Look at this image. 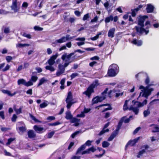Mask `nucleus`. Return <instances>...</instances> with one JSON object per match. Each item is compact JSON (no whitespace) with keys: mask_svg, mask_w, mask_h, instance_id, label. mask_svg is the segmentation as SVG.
<instances>
[{"mask_svg":"<svg viewBox=\"0 0 159 159\" xmlns=\"http://www.w3.org/2000/svg\"><path fill=\"white\" fill-rule=\"evenodd\" d=\"M139 77H146L145 82L146 84L148 85L146 87L142 85L140 86L139 88L141 90V92L140 93L139 97H143L148 98V97L151 95L152 92L154 90V88L151 87L150 86L154 84L152 83L149 84L150 82L149 78L146 73L140 72L135 75V77L137 79H138Z\"/></svg>","mask_w":159,"mask_h":159,"instance_id":"f257e3e1","label":"nucleus"},{"mask_svg":"<svg viewBox=\"0 0 159 159\" xmlns=\"http://www.w3.org/2000/svg\"><path fill=\"white\" fill-rule=\"evenodd\" d=\"M148 18L147 16H140L138 21V25H140L136 26L135 28L137 32L139 34H142L145 33V34H147L149 32L148 29L150 27V22L149 21H147L145 23V26H146V29H145L143 28L144 26L143 23L145 20Z\"/></svg>","mask_w":159,"mask_h":159,"instance_id":"f03ea898","label":"nucleus"},{"mask_svg":"<svg viewBox=\"0 0 159 159\" xmlns=\"http://www.w3.org/2000/svg\"><path fill=\"white\" fill-rule=\"evenodd\" d=\"M147 102V100L146 99L144 100L142 103L133 100L132 101V104H133V105L130 106L128 109L130 111H133L135 114L137 115L139 113V108L146 105Z\"/></svg>","mask_w":159,"mask_h":159,"instance_id":"7ed1b4c3","label":"nucleus"},{"mask_svg":"<svg viewBox=\"0 0 159 159\" xmlns=\"http://www.w3.org/2000/svg\"><path fill=\"white\" fill-rule=\"evenodd\" d=\"M74 54V53H71L69 54H67L66 53H64L61 57L63 61L65 62V63H68V65L72 62L71 57Z\"/></svg>","mask_w":159,"mask_h":159,"instance_id":"20e7f679","label":"nucleus"},{"mask_svg":"<svg viewBox=\"0 0 159 159\" xmlns=\"http://www.w3.org/2000/svg\"><path fill=\"white\" fill-rule=\"evenodd\" d=\"M66 102L67 103L66 107L68 109H70L72 105L74 103L73 102L72 94L70 92L68 93Z\"/></svg>","mask_w":159,"mask_h":159,"instance_id":"39448f33","label":"nucleus"},{"mask_svg":"<svg viewBox=\"0 0 159 159\" xmlns=\"http://www.w3.org/2000/svg\"><path fill=\"white\" fill-rule=\"evenodd\" d=\"M114 67H116V70H113L111 68L109 67L107 74L110 77H114L116 75L119 71V67L117 65H114Z\"/></svg>","mask_w":159,"mask_h":159,"instance_id":"423d86ee","label":"nucleus"},{"mask_svg":"<svg viewBox=\"0 0 159 159\" xmlns=\"http://www.w3.org/2000/svg\"><path fill=\"white\" fill-rule=\"evenodd\" d=\"M95 87V85L94 84H91L87 89V90L83 92V94H85L89 97L91 94L93 92V89Z\"/></svg>","mask_w":159,"mask_h":159,"instance_id":"0eeeda50","label":"nucleus"},{"mask_svg":"<svg viewBox=\"0 0 159 159\" xmlns=\"http://www.w3.org/2000/svg\"><path fill=\"white\" fill-rule=\"evenodd\" d=\"M93 141H91L89 140H88L87 141L85 144L82 145L80 148L78 149L76 152V154H78L80 153L82 150L85 149L86 148V145L88 146L91 145V143Z\"/></svg>","mask_w":159,"mask_h":159,"instance_id":"6e6552de","label":"nucleus"},{"mask_svg":"<svg viewBox=\"0 0 159 159\" xmlns=\"http://www.w3.org/2000/svg\"><path fill=\"white\" fill-rule=\"evenodd\" d=\"M18 129L20 131L23 132L26 130L24 124L22 122H18L17 124V129Z\"/></svg>","mask_w":159,"mask_h":159,"instance_id":"1a4fd4ad","label":"nucleus"},{"mask_svg":"<svg viewBox=\"0 0 159 159\" xmlns=\"http://www.w3.org/2000/svg\"><path fill=\"white\" fill-rule=\"evenodd\" d=\"M58 54L56 53L55 54L52 55L48 61V62L49 65H53L55 63V60L57 57Z\"/></svg>","mask_w":159,"mask_h":159,"instance_id":"9d476101","label":"nucleus"},{"mask_svg":"<svg viewBox=\"0 0 159 159\" xmlns=\"http://www.w3.org/2000/svg\"><path fill=\"white\" fill-rule=\"evenodd\" d=\"M33 128L37 133L39 134L42 133L45 131V129L43 127H41L37 125H34Z\"/></svg>","mask_w":159,"mask_h":159,"instance_id":"9b49d317","label":"nucleus"},{"mask_svg":"<svg viewBox=\"0 0 159 159\" xmlns=\"http://www.w3.org/2000/svg\"><path fill=\"white\" fill-rule=\"evenodd\" d=\"M105 98V96H97L93 99L92 102L93 103H97L102 102Z\"/></svg>","mask_w":159,"mask_h":159,"instance_id":"f8f14e48","label":"nucleus"},{"mask_svg":"<svg viewBox=\"0 0 159 159\" xmlns=\"http://www.w3.org/2000/svg\"><path fill=\"white\" fill-rule=\"evenodd\" d=\"M148 148L149 147L148 145H145L143 146V148H144V149H143L139 151L137 155V157L139 158L142 156L143 154L145 152L146 150L148 149Z\"/></svg>","mask_w":159,"mask_h":159,"instance_id":"ddd939ff","label":"nucleus"},{"mask_svg":"<svg viewBox=\"0 0 159 159\" xmlns=\"http://www.w3.org/2000/svg\"><path fill=\"white\" fill-rule=\"evenodd\" d=\"M139 138L140 137H138V138L133 140H129L126 144V147L129 145H130L131 146H134L138 142V140L139 139Z\"/></svg>","mask_w":159,"mask_h":159,"instance_id":"4468645a","label":"nucleus"},{"mask_svg":"<svg viewBox=\"0 0 159 159\" xmlns=\"http://www.w3.org/2000/svg\"><path fill=\"white\" fill-rule=\"evenodd\" d=\"M150 126L152 127V133L159 132V126H157L156 125L152 124Z\"/></svg>","mask_w":159,"mask_h":159,"instance_id":"2eb2a0df","label":"nucleus"},{"mask_svg":"<svg viewBox=\"0 0 159 159\" xmlns=\"http://www.w3.org/2000/svg\"><path fill=\"white\" fill-rule=\"evenodd\" d=\"M68 65V63H65L63 65L61 64H59L58 66V70L60 71H62L64 72L65 68Z\"/></svg>","mask_w":159,"mask_h":159,"instance_id":"dca6fc26","label":"nucleus"},{"mask_svg":"<svg viewBox=\"0 0 159 159\" xmlns=\"http://www.w3.org/2000/svg\"><path fill=\"white\" fill-rule=\"evenodd\" d=\"M5 63L0 64V70H1L2 71H5L9 69L10 66L8 64H7L5 68H3L5 66Z\"/></svg>","mask_w":159,"mask_h":159,"instance_id":"f3484780","label":"nucleus"},{"mask_svg":"<svg viewBox=\"0 0 159 159\" xmlns=\"http://www.w3.org/2000/svg\"><path fill=\"white\" fill-rule=\"evenodd\" d=\"M65 37H63L60 39L56 40L54 42L52 43L53 46L56 45L57 43H61L66 42Z\"/></svg>","mask_w":159,"mask_h":159,"instance_id":"a211bd4d","label":"nucleus"},{"mask_svg":"<svg viewBox=\"0 0 159 159\" xmlns=\"http://www.w3.org/2000/svg\"><path fill=\"white\" fill-rule=\"evenodd\" d=\"M139 3V1L138 0H136L135 1V4L134 5V9H132L131 10H139L142 9V7H143V5H138V4Z\"/></svg>","mask_w":159,"mask_h":159,"instance_id":"6ab92c4d","label":"nucleus"},{"mask_svg":"<svg viewBox=\"0 0 159 159\" xmlns=\"http://www.w3.org/2000/svg\"><path fill=\"white\" fill-rule=\"evenodd\" d=\"M110 123L108 122L106 124L104 127L103 129L99 133V135H101L102 134H103L104 133H105L106 132H107L109 131V130L108 129H105L109 125Z\"/></svg>","mask_w":159,"mask_h":159,"instance_id":"aec40b11","label":"nucleus"},{"mask_svg":"<svg viewBox=\"0 0 159 159\" xmlns=\"http://www.w3.org/2000/svg\"><path fill=\"white\" fill-rule=\"evenodd\" d=\"M115 31V28H113L110 29L108 31V36L109 37L111 38L114 37V34Z\"/></svg>","mask_w":159,"mask_h":159,"instance_id":"412c9836","label":"nucleus"},{"mask_svg":"<svg viewBox=\"0 0 159 159\" xmlns=\"http://www.w3.org/2000/svg\"><path fill=\"white\" fill-rule=\"evenodd\" d=\"M80 120L75 118H72L70 120V122L72 123H74L73 125L77 126L79 125Z\"/></svg>","mask_w":159,"mask_h":159,"instance_id":"4be33fe9","label":"nucleus"},{"mask_svg":"<svg viewBox=\"0 0 159 159\" xmlns=\"http://www.w3.org/2000/svg\"><path fill=\"white\" fill-rule=\"evenodd\" d=\"M132 43L138 46H141L142 44V42L141 40H137L136 39H134Z\"/></svg>","mask_w":159,"mask_h":159,"instance_id":"5701e85b","label":"nucleus"},{"mask_svg":"<svg viewBox=\"0 0 159 159\" xmlns=\"http://www.w3.org/2000/svg\"><path fill=\"white\" fill-rule=\"evenodd\" d=\"M95 150L96 149L93 147H92L83 152L81 154L82 155H83L86 153L89 154L90 152H94Z\"/></svg>","mask_w":159,"mask_h":159,"instance_id":"b1692460","label":"nucleus"},{"mask_svg":"<svg viewBox=\"0 0 159 159\" xmlns=\"http://www.w3.org/2000/svg\"><path fill=\"white\" fill-rule=\"evenodd\" d=\"M2 30L4 33L8 34L10 32V27L4 25L2 27Z\"/></svg>","mask_w":159,"mask_h":159,"instance_id":"393cba45","label":"nucleus"},{"mask_svg":"<svg viewBox=\"0 0 159 159\" xmlns=\"http://www.w3.org/2000/svg\"><path fill=\"white\" fill-rule=\"evenodd\" d=\"M124 118H125L124 117H123L120 120V121L118 123V125L117 127V128H116V130L115 131L117 132V133H118L119 131L120 128V127L122 125V123L123 122V120H124Z\"/></svg>","mask_w":159,"mask_h":159,"instance_id":"a878e982","label":"nucleus"},{"mask_svg":"<svg viewBox=\"0 0 159 159\" xmlns=\"http://www.w3.org/2000/svg\"><path fill=\"white\" fill-rule=\"evenodd\" d=\"M17 1V0H15L13 1L12 5L11 6V7L12 10H16L18 9Z\"/></svg>","mask_w":159,"mask_h":159,"instance_id":"bb28decb","label":"nucleus"},{"mask_svg":"<svg viewBox=\"0 0 159 159\" xmlns=\"http://www.w3.org/2000/svg\"><path fill=\"white\" fill-rule=\"evenodd\" d=\"M28 134L29 138H33L35 137V134L33 130H30L28 132Z\"/></svg>","mask_w":159,"mask_h":159,"instance_id":"cd10ccee","label":"nucleus"},{"mask_svg":"<svg viewBox=\"0 0 159 159\" xmlns=\"http://www.w3.org/2000/svg\"><path fill=\"white\" fill-rule=\"evenodd\" d=\"M65 118L67 120H71L72 118V116L71 114L70 111H68L66 112V116Z\"/></svg>","mask_w":159,"mask_h":159,"instance_id":"c85d7f7f","label":"nucleus"},{"mask_svg":"<svg viewBox=\"0 0 159 159\" xmlns=\"http://www.w3.org/2000/svg\"><path fill=\"white\" fill-rule=\"evenodd\" d=\"M118 133L117 132L114 131L113 133L111 135L110 137L108 139V140L109 141H112L113 139L116 136Z\"/></svg>","mask_w":159,"mask_h":159,"instance_id":"c756f323","label":"nucleus"},{"mask_svg":"<svg viewBox=\"0 0 159 159\" xmlns=\"http://www.w3.org/2000/svg\"><path fill=\"white\" fill-rule=\"evenodd\" d=\"M16 139L15 137L10 138L7 139V142L6 143V145L8 146L12 142L14 141Z\"/></svg>","mask_w":159,"mask_h":159,"instance_id":"7c9ffc66","label":"nucleus"},{"mask_svg":"<svg viewBox=\"0 0 159 159\" xmlns=\"http://www.w3.org/2000/svg\"><path fill=\"white\" fill-rule=\"evenodd\" d=\"M49 104V102L47 101H44L40 105V107L41 108H44Z\"/></svg>","mask_w":159,"mask_h":159,"instance_id":"2f4dec72","label":"nucleus"},{"mask_svg":"<svg viewBox=\"0 0 159 159\" xmlns=\"http://www.w3.org/2000/svg\"><path fill=\"white\" fill-rule=\"evenodd\" d=\"M52 66L50 65L47 66L45 67V69L47 70H49L51 72H53L55 70V68Z\"/></svg>","mask_w":159,"mask_h":159,"instance_id":"473e14b6","label":"nucleus"},{"mask_svg":"<svg viewBox=\"0 0 159 159\" xmlns=\"http://www.w3.org/2000/svg\"><path fill=\"white\" fill-rule=\"evenodd\" d=\"M47 81V80L45 78L43 77L39 81V82L38 84V86H39L41 85L45 82H46Z\"/></svg>","mask_w":159,"mask_h":159,"instance_id":"72a5a7b5","label":"nucleus"},{"mask_svg":"<svg viewBox=\"0 0 159 159\" xmlns=\"http://www.w3.org/2000/svg\"><path fill=\"white\" fill-rule=\"evenodd\" d=\"M30 116L31 118L33 120H34L36 123H41V121L37 119L32 114H30Z\"/></svg>","mask_w":159,"mask_h":159,"instance_id":"f704fd0d","label":"nucleus"},{"mask_svg":"<svg viewBox=\"0 0 159 159\" xmlns=\"http://www.w3.org/2000/svg\"><path fill=\"white\" fill-rule=\"evenodd\" d=\"M155 9L154 6L152 4H149L147 5L146 10H153Z\"/></svg>","mask_w":159,"mask_h":159,"instance_id":"c9c22d12","label":"nucleus"},{"mask_svg":"<svg viewBox=\"0 0 159 159\" xmlns=\"http://www.w3.org/2000/svg\"><path fill=\"white\" fill-rule=\"evenodd\" d=\"M26 81L23 79H20L18 80L17 81V84L18 85H20L22 84L25 85Z\"/></svg>","mask_w":159,"mask_h":159,"instance_id":"e433bc0d","label":"nucleus"},{"mask_svg":"<svg viewBox=\"0 0 159 159\" xmlns=\"http://www.w3.org/2000/svg\"><path fill=\"white\" fill-rule=\"evenodd\" d=\"M113 20V16L110 15L109 16L107 17L105 19V22L106 23L109 22L110 21H112Z\"/></svg>","mask_w":159,"mask_h":159,"instance_id":"4c0bfd02","label":"nucleus"},{"mask_svg":"<svg viewBox=\"0 0 159 159\" xmlns=\"http://www.w3.org/2000/svg\"><path fill=\"white\" fill-rule=\"evenodd\" d=\"M110 145V143L104 141L102 143V146L103 148H106L108 147Z\"/></svg>","mask_w":159,"mask_h":159,"instance_id":"58836bf2","label":"nucleus"},{"mask_svg":"<svg viewBox=\"0 0 159 159\" xmlns=\"http://www.w3.org/2000/svg\"><path fill=\"white\" fill-rule=\"evenodd\" d=\"M107 105H109V107L108 108H106L105 109L102 111V112H104V111H107V110H111L112 109V108L110 106H109V104H103V105H102L100 106V107H102V106H107Z\"/></svg>","mask_w":159,"mask_h":159,"instance_id":"ea45409f","label":"nucleus"},{"mask_svg":"<svg viewBox=\"0 0 159 159\" xmlns=\"http://www.w3.org/2000/svg\"><path fill=\"white\" fill-rule=\"evenodd\" d=\"M38 77L36 76H32L31 77L30 80L32 82H35L38 80Z\"/></svg>","mask_w":159,"mask_h":159,"instance_id":"a19ab883","label":"nucleus"},{"mask_svg":"<svg viewBox=\"0 0 159 159\" xmlns=\"http://www.w3.org/2000/svg\"><path fill=\"white\" fill-rule=\"evenodd\" d=\"M74 37H71L70 36V35L68 34H67L66 37H65V39L66 41H68L74 38Z\"/></svg>","mask_w":159,"mask_h":159,"instance_id":"79ce46f5","label":"nucleus"},{"mask_svg":"<svg viewBox=\"0 0 159 159\" xmlns=\"http://www.w3.org/2000/svg\"><path fill=\"white\" fill-rule=\"evenodd\" d=\"M125 118L123 120V121L125 123H128L130 121L131 118L132 117V116H130L129 118L125 119V117H124Z\"/></svg>","mask_w":159,"mask_h":159,"instance_id":"37998d69","label":"nucleus"},{"mask_svg":"<svg viewBox=\"0 0 159 159\" xmlns=\"http://www.w3.org/2000/svg\"><path fill=\"white\" fill-rule=\"evenodd\" d=\"M61 123L59 122L58 121H57L53 123H49L48 124V125L49 126H56L58 125L59 124H60Z\"/></svg>","mask_w":159,"mask_h":159,"instance_id":"c03bdc74","label":"nucleus"},{"mask_svg":"<svg viewBox=\"0 0 159 159\" xmlns=\"http://www.w3.org/2000/svg\"><path fill=\"white\" fill-rule=\"evenodd\" d=\"M55 132L54 131H52L50 133H49L48 134L47 137L48 138H51L53 135L54 134Z\"/></svg>","mask_w":159,"mask_h":159,"instance_id":"a18cd8bd","label":"nucleus"},{"mask_svg":"<svg viewBox=\"0 0 159 159\" xmlns=\"http://www.w3.org/2000/svg\"><path fill=\"white\" fill-rule=\"evenodd\" d=\"M22 109V108L20 107L19 109H15L14 110L17 114H19L21 113Z\"/></svg>","mask_w":159,"mask_h":159,"instance_id":"49530a36","label":"nucleus"},{"mask_svg":"<svg viewBox=\"0 0 159 159\" xmlns=\"http://www.w3.org/2000/svg\"><path fill=\"white\" fill-rule=\"evenodd\" d=\"M150 113V111L149 110H147L144 111L143 112V115L145 117L147 116Z\"/></svg>","mask_w":159,"mask_h":159,"instance_id":"de8ad7c7","label":"nucleus"},{"mask_svg":"<svg viewBox=\"0 0 159 159\" xmlns=\"http://www.w3.org/2000/svg\"><path fill=\"white\" fill-rule=\"evenodd\" d=\"M33 84V82H31L30 80L28 81V82H25V86H30L32 85Z\"/></svg>","mask_w":159,"mask_h":159,"instance_id":"09e8293b","label":"nucleus"},{"mask_svg":"<svg viewBox=\"0 0 159 159\" xmlns=\"http://www.w3.org/2000/svg\"><path fill=\"white\" fill-rule=\"evenodd\" d=\"M64 73V72H63L62 71L57 70L56 72V76H59L61 75L62 74Z\"/></svg>","mask_w":159,"mask_h":159,"instance_id":"8fccbe9b","label":"nucleus"},{"mask_svg":"<svg viewBox=\"0 0 159 159\" xmlns=\"http://www.w3.org/2000/svg\"><path fill=\"white\" fill-rule=\"evenodd\" d=\"M16 92H14V93H11V92L10 91L7 90L6 94H7L8 95L12 97L15 95L16 94Z\"/></svg>","mask_w":159,"mask_h":159,"instance_id":"3c124183","label":"nucleus"},{"mask_svg":"<svg viewBox=\"0 0 159 159\" xmlns=\"http://www.w3.org/2000/svg\"><path fill=\"white\" fill-rule=\"evenodd\" d=\"M23 36L29 39H30L31 38V35L30 34H27L25 33H24L23 34Z\"/></svg>","mask_w":159,"mask_h":159,"instance_id":"603ef678","label":"nucleus"},{"mask_svg":"<svg viewBox=\"0 0 159 159\" xmlns=\"http://www.w3.org/2000/svg\"><path fill=\"white\" fill-rule=\"evenodd\" d=\"M80 132V131H76L74 133L72 134L71 135V137L72 138H74Z\"/></svg>","mask_w":159,"mask_h":159,"instance_id":"864d4df0","label":"nucleus"},{"mask_svg":"<svg viewBox=\"0 0 159 159\" xmlns=\"http://www.w3.org/2000/svg\"><path fill=\"white\" fill-rule=\"evenodd\" d=\"M34 29L35 30L37 31H41L43 30V28L37 26L34 27Z\"/></svg>","mask_w":159,"mask_h":159,"instance_id":"5fc2aeb1","label":"nucleus"},{"mask_svg":"<svg viewBox=\"0 0 159 159\" xmlns=\"http://www.w3.org/2000/svg\"><path fill=\"white\" fill-rule=\"evenodd\" d=\"M84 113L83 111L80 114H78L77 115V117H84Z\"/></svg>","mask_w":159,"mask_h":159,"instance_id":"6e6d98bb","label":"nucleus"},{"mask_svg":"<svg viewBox=\"0 0 159 159\" xmlns=\"http://www.w3.org/2000/svg\"><path fill=\"white\" fill-rule=\"evenodd\" d=\"M98 17L97 16H96L93 19L91 20V22L92 23H93L94 22H97V21L98 19Z\"/></svg>","mask_w":159,"mask_h":159,"instance_id":"4d7b16f0","label":"nucleus"},{"mask_svg":"<svg viewBox=\"0 0 159 159\" xmlns=\"http://www.w3.org/2000/svg\"><path fill=\"white\" fill-rule=\"evenodd\" d=\"M89 13H87L84 16L83 18V20H87L88 18L89 17Z\"/></svg>","mask_w":159,"mask_h":159,"instance_id":"13d9d810","label":"nucleus"},{"mask_svg":"<svg viewBox=\"0 0 159 159\" xmlns=\"http://www.w3.org/2000/svg\"><path fill=\"white\" fill-rule=\"evenodd\" d=\"M85 40L84 37L78 38L75 39L76 41H81V42H84Z\"/></svg>","mask_w":159,"mask_h":159,"instance_id":"bf43d9fd","label":"nucleus"},{"mask_svg":"<svg viewBox=\"0 0 159 159\" xmlns=\"http://www.w3.org/2000/svg\"><path fill=\"white\" fill-rule=\"evenodd\" d=\"M78 75V74L76 73H72L70 76V77L72 79L75 78L76 76Z\"/></svg>","mask_w":159,"mask_h":159,"instance_id":"052dcab7","label":"nucleus"},{"mask_svg":"<svg viewBox=\"0 0 159 159\" xmlns=\"http://www.w3.org/2000/svg\"><path fill=\"white\" fill-rule=\"evenodd\" d=\"M105 150H103V152L102 154H100L99 155H96L95 156L98 158H100L102 157L103 154L105 153Z\"/></svg>","mask_w":159,"mask_h":159,"instance_id":"680f3d73","label":"nucleus"},{"mask_svg":"<svg viewBox=\"0 0 159 159\" xmlns=\"http://www.w3.org/2000/svg\"><path fill=\"white\" fill-rule=\"evenodd\" d=\"M85 50L86 51H93L94 50L95 48H85Z\"/></svg>","mask_w":159,"mask_h":159,"instance_id":"e2e57ef3","label":"nucleus"},{"mask_svg":"<svg viewBox=\"0 0 159 159\" xmlns=\"http://www.w3.org/2000/svg\"><path fill=\"white\" fill-rule=\"evenodd\" d=\"M29 65H30V64L29 63L25 62L24 63V67H23V69L28 68L29 67Z\"/></svg>","mask_w":159,"mask_h":159,"instance_id":"0e129e2a","label":"nucleus"},{"mask_svg":"<svg viewBox=\"0 0 159 159\" xmlns=\"http://www.w3.org/2000/svg\"><path fill=\"white\" fill-rule=\"evenodd\" d=\"M17 118V116L15 114H14L11 120L13 122H15L16 121V120Z\"/></svg>","mask_w":159,"mask_h":159,"instance_id":"69168bd1","label":"nucleus"},{"mask_svg":"<svg viewBox=\"0 0 159 159\" xmlns=\"http://www.w3.org/2000/svg\"><path fill=\"white\" fill-rule=\"evenodd\" d=\"M55 117L53 116H50L47 117V120H49V121H51L52 120H55Z\"/></svg>","mask_w":159,"mask_h":159,"instance_id":"338daca9","label":"nucleus"},{"mask_svg":"<svg viewBox=\"0 0 159 159\" xmlns=\"http://www.w3.org/2000/svg\"><path fill=\"white\" fill-rule=\"evenodd\" d=\"M80 156H73L71 158V159H80Z\"/></svg>","mask_w":159,"mask_h":159,"instance_id":"774afa93","label":"nucleus"}]
</instances>
